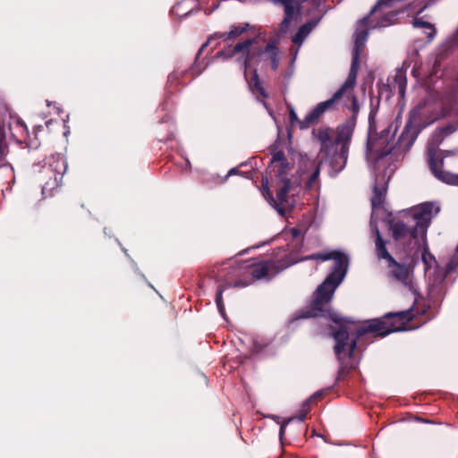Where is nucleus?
Returning a JSON list of instances; mask_svg holds the SVG:
<instances>
[{"label":"nucleus","instance_id":"1","mask_svg":"<svg viewBox=\"0 0 458 458\" xmlns=\"http://www.w3.org/2000/svg\"><path fill=\"white\" fill-rule=\"evenodd\" d=\"M316 259L320 260L334 261L331 273L325 281L317 289L314 301L309 310L302 316L303 318L310 317H328L334 321L338 328H332V335L335 340V352L339 360H343L345 357H352L356 347V340L349 339V332L351 328L344 323V319L336 312L330 309V301L336 288L343 282L348 267V257L338 250H332L325 253H318L304 259Z\"/></svg>","mask_w":458,"mask_h":458},{"label":"nucleus","instance_id":"2","mask_svg":"<svg viewBox=\"0 0 458 458\" xmlns=\"http://www.w3.org/2000/svg\"><path fill=\"white\" fill-rule=\"evenodd\" d=\"M216 57L224 59L235 57V61L244 68V75L250 89L264 98L267 94L259 79L257 70H253L250 78L248 77L247 70L253 65L266 64H269L272 70H276L280 62L278 48L270 43L261 46L259 37L237 43L233 47H225L217 52Z\"/></svg>","mask_w":458,"mask_h":458},{"label":"nucleus","instance_id":"3","mask_svg":"<svg viewBox=\"0 0 458 458\" xmlns=\"http://www.w3.org/2000/svg\"><path fill=\"white\" fill-rule=\"evenodd\" d=\"M389 178L390 175L386 176V174L380 177L377 175L373 188L370 228L376 235V252L378 259L386 261L389 276L400 283L409 291L415 293L416 289L413 282V267L411 264L399 263L390 255L377 225V221L383 218L386 213L383 204Z\"/></svg>","mask_w":458,"mask_h":458},{"label":"nucleus","instance_id":"4","mask_svg":"<svg viewBox=\"0 0 458 458\" xmlns=\"http://www.w3.org/2000/svg\"><path fill=\"white\" fill-rule=\"evenodd\" d=\"M355 125V115H352L344 123L338 126L335 131L327 127L313 131L314 137L320 143V152L330 158L329 165L332 175L342 171L346 165L349 144Z\"/></svg>","mask_w":458,"mask_h":458},{"label":"nucleus","instance_id":"5","mask_svg":"<svg viewBox=\"0 0 458 458\" xmlns=\"http://www.w3.org/2000/svg\"><path fill=\"white\" fill-rule=\"evenodd\" d=\"M439 208L431 202L414 207L406 216V221H397L391 226L395 240L405 242L411 240L415 244L424 245L427 228Z\"/></svg>","mask_w":458,"mask_h":458},{"label":"nucleus","instance_id":"6","mask_svg":"<svg viewBox=\"0 0 458 458\" xmlns=\"http://www.w3.org/2000/svg\"><path fill=\"white\" fill-rule=\"evenodd\" d=\"M454 125L440 128L434 131L428 142V162L432 174L441 182L458 185V175L451 174L442 169L443 157L438 153L437 147L444 138L455 131Z\"/></svg>","mask_w":458,"mask_h":458},{"label":"nucleus","instance_id":"7","mask_svg":"<svg viewBox=\"0 0 458 458\" xmlns=\"http://www.w3.org/2000/svg\"><path fill=\"white\" fill-rule=\"evenodd\" d=\"M270 169L276 174L279 180L276 190V199L274 200V202L277 211L283 215L284 211L293 205V199L289 196L293 189V184L287 177L288 171L291 167L282 152L274 154L271 159Z\"/></svg>","mask_w":458,"mask_h":458},{"label":"nucleus","instance_id":"8","mask_svg":"<svg viewBox=\"0 0 458 458\" xmlns=\"http://www.w3.org/2000/svg\"><path fill=\"white\" fill-rule=\"evenodd\" d=\"M414 317L412 308L400 312L388 313L383 319H374L369 322V325L358 331L359 335L366 332H374L381 336H385L392 332L404 331L409 328L405 323Z\"/></svg>","mask_w":458,"mask_h":458},{"label":"nucleus","instance_id":"9","mask_svg":"<svg viewBox=\"0 0 458 458\" xmlns=\"http://www.w3.org/2000/svg\"><path fill=\"white\" fill-rule=\"evenodd\" d=\"M360 55L358 51H352V60L348 77L343 86L332 97H337L335 98V105L339 102H343L344 105L352 112V115H356L360 110V105L353 93L360 66Z\"/></svg>","mask_w":458,"mask_h":458},{"label":"nucleus","instance_id":"10","mask_svg":"<svg viewBox=\"0 0 458 458\" xmlns=\"http://www.w3.org/2000/svg\"><path fill=\"white\" fill-rule=\"evenodd\" d=\"M413 142L414 138H412L409 133H403L394 147L386 148L379 154L375 164L376 169L379 170L385 165V158L387 156H398L402 153L407 152L411 148Z\"/></svg>","mask_w":458,"mask_h":458},{"label":"nucleus","instance_id":"11","mask_svg":"<svg viewBox=\"0 0 458 458\" xmlns=\"http://www.w3.org/2000/svg\"><path fill=\"white\" fill-rule=\"evenodd\" d=\"M335 98H331L326 101L318 103L300 123L301 129H306L314 123H317L320 116L327 111L332 110L335 107Z\"/></svg>","mask_w":458,"mask_h":458},{"label":"nucleus","instance_id":"12","mask_svg":"<svg viewBox=\"0 0 458 458\" xmlns=\"http://www.w3.org/2000/svg\"><path fill=\"white\" fill-rule=\"evenodd\" d=\"M250 27L249 23L242 24V25H233L230 28L227 32L215 33L212 35L208 41L201 47L199 51V55L201 53L204 47L208 45H210L217 38H222L224 40H232L240 37L244 31L248 30Z\"/></svg>","mask_w":458,"mask_h":458},{"label":"nucleus","instance_id":"13","mask_svg":"<svg viewBox=\"0 0 458 458\" xmlns=\"http://www.w3.org/2000/svg\"><path fill=\"white\" fill-rule=\"evenodd\" d=\"M275 4L284 6L285 16L281 23V30H285L294 15L299 13L300 1L299 0H272Z\"/></svg>","mask_w":458,"mask_h":458},{"label":"nucleus","instance_id":"14","mask_svg":"<svg viewBox=\"0 0 458 458\" xmlns=\"http://www.w3.org/2000/svg\"><path fill=\"white\" fill-rule=\"evenodd\" d=\"M279 269L275 267L273 261H266L257 265L251 271V275L256 279H270Z\"/></svg>","mask_w":458,"mask_h":458},{"label":"nucleus","instance_id":"15","mask_svg":"<svg viewBox=\"0 0 458 458\" xmlns=\"http://www.w3.org/2000/svg\"><path fill=\"white\" fill-rule=\"evenodd\" d=\"M47 165L55 173V182L57 183L67 169L65 159L61 155H53L47 159Z\"/></svg>","mask_w":458,"mask_h":458},{"label":"nucleus","instance_id":"16","mask_svg":"<svg viewBox=\"0 0 458 458\" xmlns=\"http://www.w3.org/2000/svg\"><path fill=\"white\" fill-rule=\"evenodd\" d=\"M403 243L407 244V246L411 249H417L418 250H422L421 259L423 263L425 264L426 270L431 268L436 264L435 257L428 252L426 242L424 245L415 244V242L411 240H406V242Z\"/></svg>","mask_w":458,"mask_h":458},{"label":"nucleus","instance_id":"17","mask_svg":"<svg viewBox=\"0 0 458 458\" xmlns=\"http://www.w3.org/2000/svg\"><path fill=\"white\" fill-rule=\"evenodd\" d=\"M431 101L434 102V104L437 106V107H442V112L439 114L436 118H438L440 116H445L449 113L448 106L451 102L450 98H442L437 93H432L428 99L425 100L424 106H430Z\"/></svg>","mask_w":458,"mask_h":458},{"label":"nucleus","instance_id":"18","mask_svg":"<svg viewBox=\"0 0 458 458\" xmlns=\"http://www.w3.org/2000/svg\"><path fill=\"white\" fill-rule=\"evenodd\" d=\"M412 23L415 28H420L423 30L428 42H430L434 38L436 35V29L433 24L424 21L419 18H415Z\"/></svg>","mask_w":458,"mask_h":458},{"label":"nucleus","instance_id":"19","mask_svg":"<svg viewBox=\"0 0 458 458\" xmlns=\"http://www.w3.org/2000/svg\"><path fill=\"white\" fill-rule=\"evenodd\" d=\"M316 24L311 23H306L302 25L298 32L295 34V36L293 38V41L296 45H301L304 38L310 34V32L312 30V29L315 27Z\"/></svg>","mask_w":458,"mask_h":458},{"label":"nucleus","instance_id":"20","mask_svg":"<svg viewBox=\"0 0 458 458\" xmlns=\"http://www.w3.org/2000/svg\"><path fill=\"white\" fill-rule=\"evenodd\" d=\"M321 165L322 162L315 167L314 171L310 175H307L306 177V187L309 188L310 190H316L318 189L319 187L318 175Z\"/></svg>","mask_w":458,"mask_h":458},{"label":"nucleus","instance_id":"21","mask_svg":"<svg viewBox=\"0 0 458 458\" xmlns=\"http://www.w3.org/2000/svg\"><path fill=\"white\" fill-rule=\"evenodd\" d=\"M316 397V395L310 397L309 400H307L303 405H302V408L301 410L299 411V413L294 417V419H298L300 421H303L306 418V414L307 412L309 411L310 410V403L312 401V399H314ZM293 420V418L290 419V420Z\"/></svg>","mask_w":458,"mask_h":458},{"label":"nucleus","instance_id":"22","mask_svg":"<svg viewBox=\"0 0 458 458\" xmlns=\"http://www.w3.org/2000/svg\"><path fill=\"white\" fill-rule=\"evenodd\" d=\"M8 154V146L5 140L0 136V166L4 165V160Z\"/></svg>","mask_w":458,"mask_h":458},{"label":"nucleus","instance_id":"23","mask_svg":"<svg viewBox=\"0 0 458 458\" xmlns=\"http://www.w3.org/2000/svg\"><path fill=\"white\" fill-rule=\"evenodd\" d=\"M222 293H223V289L220 287L216 293V303L217 309L219 310V313L223 317H225V306H224V302H223Z\"/></svg>","mask_w":458,"mask_h":458},{"label":"nucleus","instance_id":"24","mask_svg":"<svg viewBox=\"0 0 458 458\" xmlns=\"http://www.w3.org/2000/svg\"><path fill=\"white\" fill-rule=\"evenodd\" d=\"M289 119L293 126L298 125L300 127V123L302 122L299 120L297 114L293 106H289Z\"/></svg>","mask_w":458,"mask_h":458},{"label":"nucleus","instance_id":"25","mask_svg":"<svg viewBox=\"0 0 458 458\" xmlns=\"http://www.w3.org/2000/svg\"><path fill=\"white\" fill-rule=\"evenodd\" d=\"M458 269V245L456 248V254L453 257L450 262L447 265V271L451 272Z\"/></svg>","mask_w":458,"mask_h":458},{"label":"nucleus","instance_id":"26","mask_svg":"<svg viewBox=\"0 0 458 458\" xmlns=\"http://www.w3.org/2000/svg\"><path fill=\"white\" fill-rule=\"evenodd\" d=\"M369 139H372L373 134L376 133V123H375V114L370 113L369 117Z\"/></svg>","mask_w":458,"mask_h":458},{"label":"nucleus","instance_id":"27","mask_svg":"<svg viewBox=\"0 0 458 458\" xmlns=\"http://www.w3.org/2000/svg\"><path fill=\"white\" fill-rule=\"evenodd\" d=\"M451 40L453 41L452 45H455L458 43V30H457L456 35Z\"/></svg>","mask_w":458,"mask_h":458},{"label":"nucleus","instance_id":"28","mask_svg":"<svg viewBox=\"0 0 458 458\" xmlns=\"http://www.w3.org/2000/svg\"><path fill=\"white\" fill-rule=\"evenodd\" d=\"M285 426L286 424H283L280 428V437H282V436L284 435V429H285Z\"/></svg>","mask_w":458,"mask_h":458},{"label":"nucleus","instance_id":"29","mask_svg":"<svg viewBox=\"0 0 458 458\" xmlns=\"http://www.w3.org/2000/svg\"><path fill=\"white\" fill-rule=\"evenodd\" d=\"M178 8H179V5H176V6H174V9H173V12H174L175 14H179V13H178Z\"/></svg>","mask_w":458,"mask_h":458},{"label":"nucleus","instance_id":"30","mask_svg":"<svg viewBox=\"0 0 458 458\" xmlns=\"http://www.w3.org/2000/svg\"><path fill=\"white\" fill-rule=\"evenodd\" d=\"M293 235H297V231L295 229L293 230Z\"/></svg>","mask_w":458,"mask_h":458}]
</instances>
